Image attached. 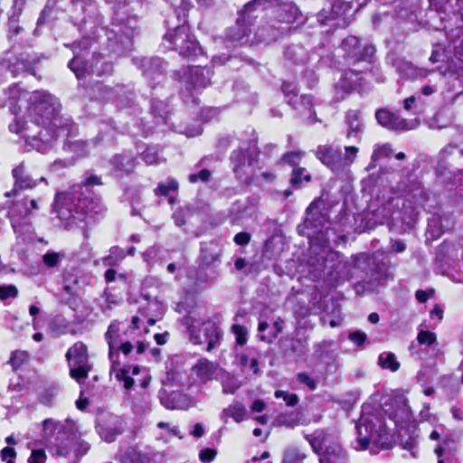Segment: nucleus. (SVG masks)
I'll return each instance as SVG.
<instances>
[{
    "instance_id": "nucleus-1",
    "label": "nucleus",
    "mask_w": 463,
    "mask_h": 463,
    "mask_svg": "<svg viewBox=\"0 0 463 463\" xmlns=\"http://www.w3.org/2000/svg\"><path fill=\"white\" fill-rule=\"evenodd\" d=\"M5 101L16 120L9 125L12 132L20 134L30 146L41 153L52 147V141L71 127L70 119L60 116L61 104L56 97L46 91L28 92L18 85L5 91Z\"/></svg>"
},
{
    "instance_id": "nucleus-2",
    "label": "nucleus",
    "mask_w": 463,
    "mask_h": 463,
    "mask_svg": "<svg viewBox=\"0 0 463 463\" xmlns=\"http://www.w3.org/2000/svg\"><path fill=\"white\" fill-rule=\"evenodd\" d=\"M411 419L408 405L402 402L389 409L377 408L371 410L363 407L362 415L355 425L357 442L361 449H369L372 444L376 449H388L391 448L392 439L397 430L404 449H411L416 444L417 436L410 434L404 439L407 432L404 424Z\"/></svg>"
},
{
    "instance_id": "nucleus-3",
    "label": "nucleus",
    "mask_w": 463,
    "mask_h": 463,
    "mask_svg": "<svg viewBox=\"0 0 463 463\" xmlns=\"http://www.w3.org/2000/svg\"><path fill=\"white\" fill-rule=\"evenodd\" d=\"M105 211L106 207L99 197L80 198L70 194L59 196L55 203L57 217L66 227L88 222Z\"/></svg>"
},
{
    "instance_id": "nucleus-4",
    "label": "nucleus",
    "mask_w": 463,
    "mask_h": 463,
    "mask_svg": "<svg viewBox=\"0 0 463 463\" xmlns=\"http://www.w3.org/2000/svg\"><path fill=\"white\" fill-rule=\"evenodd\" d=\"M430 9L427 13V24L435 31L448 30L454 39L463 28V0H430Z\"/></svg>"
},
{
    "instance_id": "nucleus-5",
    "label": "nucleus",
    "mask_w": 463,
    "mask_h": 463,
    "mask_svg": "<svg viewBox=\"0 0 463 463\" xmlns=\"http://www.w3.org/2000/svg\"><path fill=\"white\" fill-rule=\"evenodd\" d=\"M164 44L168 49L176 51L184 57L196 56L202 52L198 43L190 33L188 26L183 24L169 30L164 36Z\"/></svg>"
},
{
    "instance_id": "nucleus-6",
    "label": "nucleus",
    "mask_w": 463,
    "mask_h": 463,
    "mask_svg": "<svg viewBox=\"0 0 463 463\" xmlns=\"http://www.w3.org/2000/svg\"><path fill=\"white\" fill-rule=\"evenodd\" d=\"M190 341L194 345L206 344L207 351L213 350L220 341L221 334L215 323L186 317Z\"/></svg>"
},
{
    "instance_id": "nucleus-7",
    "label": "nucleus",
    "mask_w": 463,
    "mask_h": 463,
    "mask_svg": "<svg viewBox=\"0 0 463 463\" xmlns=\"http://www.w3.org/2000/svg\"><path fill=\"white\" fill-rule=\"evenodd\" d=\"M322 203L321 200H315L307 207L306 211L305 226L307 229L312 230L309 237H316L320 240L324 244L327 243L329 238V222L325 213L319 211V205Z\"/></svg>"
},
{
    "instance_id": "nucleus-8",
    "label": "nucleus",
    "mask_w": 463,
    "mask_h": 463,
    "mask_svg": "<svg viewBox=\"0 0 463 463\" xmlns=\"http://www.w3.org/2000/svg\"><path fill=\"white\" fill-rule=\"evenodd\" d=\"M375 118L380 125L391 130H411L416 128L420 124L419 120L417 119H404L399 115L387 109L377 110L375 113Z\"/></svg>"
},
{
    "instance_id": "nucleus-9",
    "label": "nucleus",
    "mask_w": 463,
    "mask_h": 463,
    "mask_svg": "<svg viewBox=\"0 0 463 463\" xmlns=\"http://www.w3.org/2000/svg\"><path fill=\"white\" fill-rule=\"evenodd\" d=\"M341 49L346 57L354 61H369L375 52L374 46L371 44L361 48L358 38L353 35L343 40Z\"/></svg>"
},
{
    "instance_id": "nucleus-10",
    "label": "nucleus",
    "mask_w": 463,
    "mask_h": 463,
    "mask_svg": "<svg viewBox=\"0 0 463 463\" xmlns=\"http://www.w3.org/2000/svg\"><path fill=\"white\" fill-rule=\"evenodd\" d=\"M253 161L252 153L247 149H238L231 155L233 172L240 179L248 175V169L251 166Z\"/></svg>"
},
{
    "instance_id": "nucleus-11",
    "label": "nucleus",
    "mask_w": 463,
    "mask_h": 463,
    "mask_svg": "<svg viewBox=\"0 0 463 463\" xmlns=\"http://www.w3.org/2000/svg\"><path fill=\"white\" fill-rule=\"evenodd\" d=\"M358 152L359 148L355 146H345V153L337 148L334 162H331V170L336 174L343 173L354 164Z\"/></svg>"
},
{
    "instance_id": "nucleus-12",
    "label": "nucleus",
    "mask_w": 463,
    "mask_h": 463,
    "mask_svg": "<svg viewBox=\"0 0 463 463\" xmlns=\"http://www.w3.org/2000/svg\"><path fill=\"white\" fill-rule=\"evenodd\" d=\"M213 71L209 67H192L184 72V80L194 89L205 88L210 84Z\"/></svg>"
},
{
    "instance_id": "nucleus-13",
    "label": "nucleus",
    "mask_w": 463,
    "mask_h": 463,
    "mask_svg": "<svg viewBox=\"0 0 463 463\" xmlns=\"http://www.w3.org/2000/svg\"><path fill=\"white\" fill-rule=\"evenodd\" d=\"M160 400L162 405L169 410H187L194 406V401L181 392L162 393Z\"/></svg>"
},
{
    "instance_id": "nucleus-14",
    "label": "nucleus",
    "mask_w": 463,
    "mask_h": 463,
    "mask_svg": "<svg viewBox=\"0 0 463 463\" xmlns=\"http://www.w3.org/2000/svg\"><path fill=\"white\" fill-rule=\"evenodd\" d=\"M119 332V323L117 320H115L110 323L107 332L105 333V339L109 345V357L110 363L112 364V368L115 371V367L118 364L117 359H115V350L116 348H118V345L121 342Z\"/></svg>"
},
{
    "instance_id": "nucleus-15",
    "label": "nucleus",
    "mask_w": 463,
    "mask_h": 463,
    "mask_svg": "<svg viewBox=\"0 0 463 463\" xmlns=\"http://www.w3.org/2000/svg\"><path fill=\"white\" fill-rule=\"evenodd\" d=\"M274 13L278 19V22L282 24H292L294 23L299 14V10L296 5L292 2H279L275 5Z\"/></svg>"
},
{
    "instance_id": "nucleus-16",
    "label": "nucleus",
    "mask_w": 463,
    "mask_h": 463,
    "mask_svg": "<svg viewBox=\"0 0 463 463\" xmlns=\"http://www.w3.org/2000/svg\"><path fill=\"white\" fill-rule=\"evenodd\" d=\"M13 176L15 180L14 189L11 192L5 193L6 197L15 195L16 188L20 189H30L34 187L37 183L31 176H29L24 169V165L21 164L13 170Z\"/></svg>"
},
{
    "instance_id": "nucleus-17",
    "label": "nucleus",
    "mask_w": 463,
    "mask_h": 463,
    "mask_svg": "<svg viewBox=\"0 0 463 463\" xmlns=\"http://www.w3.org/2000/svg\"><path fill=\"white\" fill-rule=\"evenodd\" d=\"M110 164L117 172L122 174L131 173L136 166L135 157L130 153H122L114 156Z\"/></svg>"
},
{
    "instance_id": "nucleus-18",
    "label": "nucleus",
    "mask_w": 463,
    "mask_h": 463,
    "mask_svg": "<svg viewBox=\"0 0 463 463\" xmlns=\"http://www.w3.org/2000/svg\"><path fill=\"white\" fill-rule=\"evenodd\" d=\"M68 364H89L87 346L82 342L75 343L66 353Z\"/></svg>"
},
{
    "instance_id": "nucleus-19",
    "label": "nucleus",
    "mask_w": 463,
    "mask_h": 463,
    "mask_svg": "<svg viewBox=\"0 0 463 463\" xmlns=\"http://www.w3.org/2000/svg\"><path fill=\"white\" fill-rule=\"evenodd\" d=\"M248 20L250 19H244L241 14V17L237 20L236 24L227 31L226 37L230 41L246 43L248 42L249 33L250 32L245 24Z\"/></svg>"
},
{
    "instance_id": "nucleus-20",
    "label": "nucleus",
    "mask_w": 463,
    "mask_h": 463,
    "mask_svg": "<svg viewBox=\"0 0 463 463\" xmlns=\"http://www.w3.org/2000/svg\"><path fill=\"white\" fill-rule=\"evenodd\" d=\"M345 123L348 126L346 137H358L363 132L364 125L361 114L358 110H349L345 116Z\"/></svg>"
},
{
    "instance_id": "nucleus-21",
    "label": "nucleus",
    "mask_w": 463,
    "mask_h": 463,
    "mask_svg": "<svg viewBox=\"0 0 463 463\" xmlns=\"http://www.w3.org/2000/svg\"><path fill=\"white\" fill-rule=\"evenodd\" d=\"M285 30L283 27H276L274 24H266L258 27L255 36L259 42L270 43L276 41Z\"/></svg>"
},
{
    "instance_id": "nucleus-22",
    "label": "nucleus",
    "mask_w": 463,
    "mask_h": 463,
    "mask_svg": "<svg viewBox=\"0 0 463 463\" xmlns=\"http://www.w3.org/2000/svg\"><path fill=\"white\" fill-rule=\"evenodd\" d=\"M320 463H345L346 455L339 445H332L326 448L320 455Z\"/></svg>"
},
{
    "instance_id": "nucleus-23",
    "label": "nucleus",
    "mask_w": 463,
    "mask_h": 463,
    "mask_svg": "<svg viewBox=\"0 0 463 463\" xmlns=\"http://www.w3.org/2000/svg\"><path fill=\"white\" fill-rule=\"evenodd\" d=\"M119 363L116 365L115 369L116 371L111 367L110 373H114L115 378L118 382H122L124 383V387L127 390H129L134 385V380L132 379L131 375H136L139 373V367L138 366H133V367H123V368H118V365Z\"/></svg>"
},
{
    "instance_id": "nucleus-24",
    "label": "nucleus",
    "mask_w": 463,
    "mask_h": 463,
    "mask_svg": "<svg viewBox=\"0 0 463 463\" xmlns=\"http://www.w3.org/2000/svg\"><path fill=\"white\" fill-rule=\"evenodd\" d=\"M217 369L218 367L215 364L205 359L199 361L193 367L194 373L202 382H207L213 379Z\"/></svg>"
},
{
    "instance_id": "nucleus-25",
    "label": "nucleus",
    "mask_w": 463,
    "mask_h": 463,
    "mask_svg": "<svg viewBox=\"0 0 463 463\" xmlns=\"http://www.w3.org/2000/svg\"><path fill=\"white\" fill-rule=\"evenodd\" d=\"M446 36L449 42V47L453 45V50L451 51L453 52V57L450 59L448 65L453 61H456L458 65L463 64V27L461 28L459 36H455V38L452 39L449 35V29L446 30Z\"/></svg>"
},
{
    "instance_id": "nucleus-26",
    "label": "nucleus",
    "mask_w": 463,
    "mask_h": 463,
    "mask_svg": "<svg viewBox=\"0 0 463 463\" xmlns=\"http://www.w3.org/2000/svg\"><path fill=\"white\" fill-rule=\"evenodd\" d=\"M247 411L245 406L238 402H232L222 411L221 418H232L236 422H241L245 420Z\"/></svg>"
},
{
    "instance_id": "nucleus-27",
    "label": "nucleus",
    "mask_w": 463,
    "mask_h": 463,
    "mask_svg": "<svg viewBox=\"0 0 463 463\" xmlns=\"http://www.w3.org/2000/svg\"><path fill=\"white\" fill-rule=\"evenodd\" d=\"M278 0H251L244 5L242 10L243 18H250V14L254 10L266 9L269 7L275 8Z\"/></svg>"
},
{
    "instance_id": "nucleus-28",
    "label": "nucleus",
    "mask_w": 463,
    "mask_h": 463,
    "mask_svg": "<svg viewBox=\"0 0 463 463\" xmlns=\"http://www.w3.org/2000/svg\"><path fill=\"white\" fill-rule=\"evenodd\" d=\"M139 313L141 316L163 317L165 313V307L157 299L147 300L146 306H142L140 307Z\"/></svg>"
},
{
    "instance_id": "nucleus-29",
    "label": "nucleus",
    "mask_w": 463,
    "mask_h": 463,
    "mask_svg": "<svg viewBox=\"0 0 463 463\" xmlns=\"http://www.w3.org/2000/svg\"><path fill=\"white\" fill-rule=\"evenodd\" d=\"M378 364L385 370L397 372L401 366L396 355L392 352H383L379 354Z\"/></svg>"
},
{
    "instance_id": "nucleus-30",
    "label": "nucleus",
    "mask_w": 463,
    "mask_h": 463,
    "mask_svg": "<svg viewBox=\"0 0 463 463\" xmlns=\"http://www.w3.org/2000/svg\"><path fill=\"white\" fill-rule=\"evenodd\" d=\"M337 148L331 145L318 146L316 150L317 157L331 169V162H334Z\"/></svg>"
},
{
    "instance_id": "nucleus-31",
    "label": "nucleus",
    "mask_w": 463,
    "mask_h": 463,
    "mask_svg": "<svg viewBox=\"0 0 463 463\" xmlns=\"http://www.w3.org/2000/svg\"><path fill=\"white\" fill-rule=\"evenodd\" d=\"M164 62L160 58H151L143 60L144 74L146 77H154L156 74H161L164 71Z\"/></svg>"
},
{
    "instance_id": "nucleus-32",
    "label": "nucleus",
    "mask_w": 463,
    "mask_h": 463,
    "mask_svg": "<svg viewBox=\"0 0 463 463\" xmlns=\"http://www.w3.org/2000/svg\"><path fill=\"white\" fill-rule=\"evenodd\" d=\"M69 68L75 73L78 79L82 78L86 72L100 73L98 70L95 71L93 68H90L86 62H82L78 56H75L69 62Z\"/></svg>"
},
{
    "instance_id": "nucleus-33",
    "label": "nucleus",
    "mask_w": 463,
    "mask_h": 463,
    "mask_svg": "<svg viewBox=\"0 0 463 463\" xmlns=\"http://www.w3.org/2000/svg\"><path fill=\"white\" fill-rule=\"evenodd\" d=\"M70 367V375L71 378L75 379L78 383L85 380L88 377L89 372L90 370V366L89 364H69Z\"/></svg>"
},
{
    "instance_id": "nucleus-34",
    "label": "nucleus",
    "mask_w": 463,
    "mask_h": 463,
    "mask_svg": "<svg viewBox=\"0 0 463 463\" xmlns=\"http://www.w3.org/2000/svg\"><path fill=\"white\" fill-rule=\"evenodd\" d=\"M306 439L309 442L314 452L319 456L323 453V444L325 442V434L323 431H316L312 434L305 436Z\"/></svg>"
},
{
    "instance_id": "nucleus-35",
    "label": "nucleus",
    "mask_w": 463,
    "mask_h": 463,
    "mask_svg": "<svg viewBox=\"0 0 463 463\" xmlns=\"http://www.w3.org/2000/svg\"><path fill=\"white\" fill-rule=\"evenodd\" d=\"M286 56L295 63H303L306 61L307 52L301 46L288 47L285 52Z\"/></svg>"
},
{
    "instance_id": "nucleus-36",
    "label": "nucleus",
    "mask_w": 463,
    "mask_h": 463,
    "mask_svg": "<svg viewBox=\"0 0 463 463\" xmlns=\"http://www.w3.org/2000/svg\"><path fill=\"white\" fill-rule=\"evenodd\" d=\"M222 392L227 394L234 393L241 386V382L233 375L227 373L222 379Z\"/></svg>"
},
{
    "instance_id": "nucleus-37",
    "label": "nucleus",
    "mask_w": 463,
    "mask_h": 463,
    "mask_svg": "<svg viewBox=\"0 0 463 463\" xmlns=\"http://www.w3.org/2000/svg\"><path fill=\"white\" fill-rule=\"evenodd\" d=\"M305 458V453L298 448L289 447L285 450L283 463H302Z\"/></svg>"
},
{
    "instance_id": "nucleus-38",
    "label": "nucleus",
    "mask_w": 463,
    "mask_h": 463,
    "mask_svg": "<svg viewBox=\"0 0 463 463\" xmlns=\"http://www.w3.org/2000/svg\"><path fill=\"white\" fill-rule=\"evenodd\" d=\"M125 258L124 250L119 247H112L109 254L103 259L107 266H115Z\"/></svg>"
},
{
    "instance_id": "nucleus-39",
    "label": "nucleus",
    "mask_w": 463,
    "mask_h": 463,
    "mask_svg": "<svg viewBox=\"0 0 463 463\" xmlns=\"http://www.w3.org/2000/svg\"><path fill=\"white\" fill-rule=\"evenodd\" d=\"M64 259V253L49 250L43 256V262L48 268H55Z\"/></svg>"
},
{
    "instance_id": "nucleus-40",
    "label": "nucleus",
    "mask_w": 463,
    "mask_h": 463,
    "mask_svg": "<svg viewBox=\"0 0 463 463\" xmlns=\"http://www.w3.org/2000/svg\"><path fill=\"white\" fill-rule=\"evenodd\" d=\"M310 178V175L305 168L295 167L292 172L291 184L295 186H299L303 182H309Z\"/></svg>"
},
{
    "instance_id": "nucleus-41",
    "label": "nucleus",
    "mask_w": 463,
    "mask_h": 463,
    "mask_svg": "<svg viewBox=\"0 0 463 463\" xmlns=\"http://www.w3.org/2000/svg\"><path fill=\"white\" fill-rule=\"evenodd\" d=\"M333 345L334 343L332 341H324L315 346V352L320 358H323L324 356L334 357V350L332 349Z\"/></svg>"
},
{
    "instance_id": "nucleus-42",
    "label": "nucleus",
    "mask_w": 463,
    "mask_h": 463,
    "mask_svg": "<svg viewBox=\"0 0 463 463\" xmlns=\"http://www.w3.org/2000/svg\"><path fill=\"white\" fill-rule=\"evenodd\" d=\"M178 183L174 179L167 180L166 183H159L155 190L156 195H167L171 191H176Z\"/></svg>"
},
{
    "instance_id": "nucleus-43",
    "label": "nucleus",
    "mask_w": 463,
    "mask_h": 463,
    "mask_svg": "<svg viewBox=\"0 0 463 463\" xmlns=\"http://www.w3.org/2000/svg\"><path fill=\"white\" fill-rule=\"evenodd\" d=\"M29 358V354L25 351L17 350L14 351L9 360L12 367L16 370L21 365L25 364Z\"/></svg>"
},
{
    "instance_id": "nucleus-44",
    "label": "nucleus",
    "mask_w": 463,
    "mask_h": 463,
    "mask_svg": "<svg viewBox=\"0 0 463 463\" xmlns=\"http://www.w3.org/2000/svg\"><path fill=\"white\" fill-rule=\"evenodd\" d=\"M406 201L411 204L412 207L416 208L422 204L424 202V191L420 187H416L411 194L407 195Z\"/></svg>"
},
{
    "instance_id": "nucleus-45",
    "label": "nucleus",
    "mask_w": 463,
    "mask_h": 463,
    "mask_svg": "<svg viewBox=\"0 0 463 463\" xmlns=\"http://www.w3.org/2000/svg\"><path fill=\"white\" fill-rule=\"evenodd\" d=\"M392 149L390 144L376 146L372 155V160L377 161L383 157H389L392 156Z\"/></svg>"
},
{
    "instance_id": "nucleus-46",
    "label": "nucleus",
    "mask_w": 463,
    "mask_h": 463,
    "mask_svg": "<svg viewBox=\"0 0 463 463\" xmlns=\"http://www.w3.org/2000/svg\"><path fill=\"white\" fill-rule=\"evenodd\" d=\"M448 48L449 47L448 46ZM450 52L451 50H447V47H442L439 43L435 44L430 61L433 63L443 61L444 58L447 57V52Z\"/></svg>"
},
{
    "instance_id": "nucleus-47",
    "label": "nucleus",
    "mask_w": 463,
    "mask_h": 463,
    "mask_svg": "<svg viewBox=\"0 0 463 463\" xmlns=\"http://www.w3.org/2000/svg\"><path fill=\"white\" fill-rule=\"evenodd\" d=\"M444 75L455 76L457 79L461 80L463 82V64L458 65L456 61H453L447 69L443 71Z\"/></svg>"
},
{
    "instance_id": "nucleus-48",
    "label": "nucleus",
    "mask_w": 463,
    "mask_h": 463,
    "mask_svg": "<svg viewBox=\"0 0 463 463\" xmlns=\"http://www.w3.org/2000/svg\"><path fill=\"white\" fill-rule=\"evenodd\" d=\"M240 364L244 369H249V371H250L254 374L259 373V363L256 358H251L250 360H249L246 354H241L240 356Z\"/></svg>"
},
{
    "instance_id": "nucleus-49",
    "label": "nucleus",
    "mask_w": 463,
    "mask_h": 463,
    "mask_svg": "<svg viewBox=\"0 0 463 463\" xmlns=\"http://www.w3.org/2000/svg\"><path fill=\"white\" fill-rule=\"evenodd\" d=\"M417 340L420 345L429 346L436 342V335L430 331L421 330L418 333Z\"/></svg>"
},
{
    "instance_id": "nucleus-50",
    "label": "nucleus",
    "mask_w": 463,
    "mask_h": 463,
    "mask_svg": "<svg viewBox=\"0 0 463 463\" xmlns=\"http://www.w3.org/2000/svg\"><path fill=\"white\" fill-rule=\"evenodd\" d=\"M18 295V289L14 285L0 286V299L6 300L10 298H14Z\"/></svg>"
},
{
    "instance_id": "nucleus-51",
    "label": "nucleus",
    "mask_w": 463,
    "mask_h": 463,
    "mask_svg": "<svg viewBox=\"0 0 463 463\" xmlns=\"http://www.w3.org/2000/svg\"><path fill=\"white\" fill-rule=\"evenodd\" d=\"M232 330L233 334L235 335L236 343L240 345H245L247 342V339H248L247 338V335H248L247 329L242 326L234 325V326H232Z\"/></svg>"
},
{
    "instance_id": "nucleus-52",
    "label": "nucleus",
    "mask_w": 463,
    "mask_h": 463,
    "mask_svg": "<svg viewBox=\"0 0 463 463\" xmlns=\"http://www.w3.org/2000/svg\"><path fill=\"white\" fill-rule=\"evenodd\" d=\"M190 208H180L177 211H175L173 214V219L175 221V223L176 226H183L185 222L186 218L190 215Z\"/></svg>"
},
{
    "instance_id": "nucleus-53",
    "label": "nucleus",
    "mask_w": 463,
    "mask_h": 463,
    "mask_svg": "<svg viewBox=\"0 0 463 463\" xmlns=\"http://www.w3.org/2000/svg\"><path fill=\"white\" fill-rule=\"evenodd\" d=\"M297 380L299 383L306 385L310 391H314L317 386V381L306 373H298Z\"/></svg>"
},
{
    "instance_id": "nucleus-54",
    "label": "nucleus",
    "mask_w": 463,
    "mask_h": 463,
    "mask_svg": "<svg viewBox=\"0 0 463 463\" xmlns=\"http://www.w3.org/2000/svg\"><path fill=\"white\" fill-rule=\"evenodd\" d=\"M142 159L147 165H153L158 162L157 150L155 147L146 148L142 154Z\"/></svg>"
},
{
    "instance_id": "nucleus-55",
    "label": "nucleus",
    "mask_w": 463,
    "mask_h": 463,
    "mask_svg": "<svg viewBox=\"0 0 463 463\" xmlns=\"http://www.w3.org/2000/svg\"><path fill=\"white\" fill-rule=\"evenodd\" d=\"M274 395L276 398H282L288 406H294L298 402V397L296 394H288L281 390L276 391Z\"/></svg>"
},
{
    "instance_id": "nucleus-56",
    "label": "nucleus",
    "mask_w": 463,
    "mask_h": 463,
    "mask_svg": "<svg viewBox=\"0 0 463 463\" xmlns=\"http://www.w3.org/2000/svg\"><path fill=\"white\" fill-rule=\"evenodd\" d=\"M303 153L299 151L289 152L283 156L282 161L295 166L300 162Z\"/></svg>"
},
{
    "instance_id": "nucleus-57",
    "label": "nucleus",
    "mask_w": 463,
    "mask_h": 463,
    "mask_svg": "<svg viewBox=\"0 0 463 463\" xmlns=\"http://www.w3.org/2000/svg\"><path fill=\"white\" fill-rule=\"evenodd\" d=\"M216 455V449L206 448L200 450L199 458L203 463H210L215 458Z\"/></svg>"
},
{
    "instance_id": "nucleus-58",
    "label": "nucleus",
    "mask_w": 463,
    "mask_h": 463,
    "mask_svg": "<svg viewBox=\"0 0 463 463\" xmlns=\"http://www.w3.org/2000/svg\"><path fill=\"white\" fill-rule=\"evenodd\" d=\"M211 177V172L208 169H202L198 174H191L188 179L191 183H196L198 181L207 182Z\"/></svg>"
},
{
    "instance_id": "nucleus-59",
    "label": "nucleus",
    "mask_w": 463,
    "mask_h": 463,
    "mask_svg": "<svg viewBox=\"0 0 463 463\" xmlns=\"http://www.w3.org/2000/svg\"><path fill=\"white\" fill-rule=\"evenodd\" d=\"M120 433L121 430L117 428H106L101 430L100 436L107 442H112Z\"/></svg>"
},
{
    "instance_id": "nucleus-60",
    "label": "nucleus",
    "mask_w": 463,
    "mask_h": 463,
    "mask_svg": "<svg viewBox=\"0 0 463 463\" xmlns=\"http://www.w3.org/2000/svg\"><path fill=\"white\" fill-rule=\"evenodd\" d=\"M134 349V345L128 342H120L118 345V348L115 350V359L118 362V352H121L125 355H128Z\"/></svg>"
},
{
    "instance_id": "nucleus-61",
    "label": "nucleus",
    "mask_w": 463,
    "mask_h": 463,
    "mask_svg": "<svg viewBox=\"0 0 463 463\" xmlns=\"http://www.w3.org/2000/svg\"><path fill=\"white\" fill-rule=\"evenodd\" d=\"M0 454L3 461H5L6 463H14L16 457L14 449L11 447H5L1 450Z\"/></svg>"
},
{
    "instance_id": "nucleus-62",
    "label": "nucleus",
    "mask_w": 463,
    "mask_h": 463,
    "mask_svg": "<svg viewBox=\"0 0 463 463\" xmlns=\"http://www.w3.org/2000/svg\"><path fill=\"white\" fill-rule=\"evenodd\" d=\"M348 338L357 346H361L366 341L367 335L364 332L354 331L349 334Z\"/></svg>"
},
{
    "instance_id": "nucleus-63",
    "label": "nucleus",
    "mask_w": 463,
    "mask_h": 463,
    "mask_svg": "<svg viewBox=\"0 0 463 463\" xmlns=\"http://www.w3.org/2000/svg\"><path fill=\"white\" fill-rule=\"evenodd\" d=\"M289 349L291 353L302 355L306 351V345L303 341L295 339L291 341Z\"/></svg>"
},
{
    "instance_id": "nucleus-64",
    "label": "nucleus",
    "mask_w": 463,
    "mask_h": 463,
    "mask_svg": "<svg viewBox=\"0 0 463 463\" xmlns=\"http://www.w3.org/2000/svg\"><path fill=\"white\" fill-rule=\"evenodd\" d=\"M46 455L43 449H33L28 461L29 463H44Z\"/></svg>"
}]
</instances>
